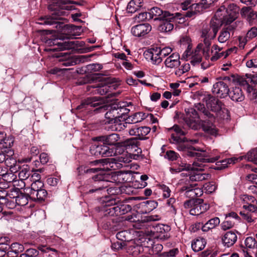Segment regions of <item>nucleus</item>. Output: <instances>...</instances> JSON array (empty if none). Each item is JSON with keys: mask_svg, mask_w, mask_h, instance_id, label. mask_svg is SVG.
Segmentation results:
<instances>
[{"mask_svg": "<svg viewBox=\"0 0 257 257\" xmlns=\"http://www.w3.org/2000/svg\"><path fill=\"white\" fill-rule=\"evenodd\" d=\"M14 142V139L12 136H9L5 139L4 140L0 142V149L8 154L9 156H13L14 154V152L12 149Z\"/></svg>", "mask_w": 257, "mask_h": 257, "instance_id": "obj_24", "label": "nucleus"}, {"mask_svg": "<svg viewBox=\"0 0 257 257\" xmlns=\"http://www.w3.org/2000/svg\"><path fill=\"white\" fill-rule=\"evenodd\" d=\"M10 160L13 162L12 164L13 165L10 164V166H7L8 167H10L9 172H8L14 174L17 172L18 171H19L20 168L21 167H20L19 164H17L16 160L12 157V158H10Z\"/></svg>", "mask_w": 257, "mask_h": 257, "instance_id": "obj_62", "label": "nucleus"}, {"mask_svg": "<svg viewBox=\"0 0 257 257\" xmlns=\"http://www.w3.org/2000/svg\"><path fill=\"white\" fill-rule=\"evenodd\" d=\"M105 215L118 216L125 214L132 210V206L123 203L118 198L110 197L103 200Z\"/></svg>", "mask_w": 257, "mask_h": 257, "instance_id": "obj_5", "label": "nucleus"}, {"mask_svg": "<svg viewBox=\"0 0 257 257\" xmlns=\"http://www.w3.org/2000/svg\"><path fill=\"white\" fill-rule=\"evenodd\" d=\"M114 106H115L117 113L116 123H117V120L121 121V120H126L127 114L129 112L130 110L123 106H119L117 104H114Z\"/></svg>", "mask_w": 257, "mask_h": 257, "instance_id": "obj_36", "label": "nucleus"}, {"mask_svg": "<svg viewBox=\"0 0 257 257\" xmlns=\"http://www.w3.org/2000/svg\"><path fill=\"white\" fill-rule=\"evenodd\" d=\"M126 247L127 252L135 257L144 251V248L142 245L135 243L133 241L129 242L126 245Z\"/></svg>", "mask_w": 257, "mask_h": 257, "instance_id": "obj_31", "label": "nucleus"}, {"mask_svg": "<svg viewBox=\"0 0 257 257\" xmlns=\"http://www.w3.org/2000/svg\"><path fill=\"white\" fill-rule=\"evenodd\" d=\"M245 248H254L257 247V242L254 238L252 237H247L245 241Z\"/></svg>", "mask_w": 257, "mask_h": 257, "instance_id": "obj_54", "label": "nucleus"}, {"mask_svg": "<svg viewBox=\"0 0 257 257\" xmlns=\"http://www.w3.org/2000/svg\"><path fill=\"white\" fill-rule=\"evenodd\" d=\"M0 175L2 176V177L4 181L7 182V183H11L13 182H17V181L15 180L17 178V176L12 173L6 172L5 173H2L1 171L0 172Z\"/></svg>", "mask_w": 257, "mask_h": 257, "instance_id": "obj_45", "label": "nucleus"}, {"mask_svg": "<svg viewBox=\"0 0 257 257\" xmlns=\"http://www.w3.org/2000/svg\"><path fill=\"white\" fill-rule=\"evenodd\" d=\"M206 47L203 46L202 43H199L194 52H193V54L192 56V60L190 61V63L193 65H195L197 64L200 63L202 61V57L203 55L206 59H207L209 57V51L210 49H208L207 51L206 50Z\"/></svg>", "mask_w": 257, "mask_h": 257, "instance_id": "obj_14", "label": "nucleus"}, {"mask_svg": "<svg viewBox=\"0 0 257 257\" xmlns=\"http://www.w3.org/2000/svg\"><path fill=\"white\" fill-rule=\"evenodd\" d=\"M109 176L104 171H101L99 173L95 175L92 177V180L95 182H98V185L95 186V189L89 190V192L93 193L97 190H101L109 187L108 181Z\"/></svg>", "mask_w": 257, "mask_h": 257, "instance_id": "obj_13", "label": "nucleus"}, {"mask_svg": "<svg viewBox=\"0 0 257 257\" xmlns=\"http://www.w3.org/2000/svg\"><path fill=\"white\" fill-rule=\"evenodd\" d=\"M39 252L36 249L29 248L27 249L24 253L21 255L24 257H36L39 255Z\"/></svg>", "mask_w": 257, "mask_h": 257, "instance_id": "obj_60", "label": "nucleus"}, {"mask_svg": "<svg viewBox=\"0 0 257 257\" xmlns=\"http://www.w3.org/2000/svg\"><path fill=\"white\" fill-rule=\"evenodd\" d=\"M209 208V205L203 202V200L198 199L195 200V203L190 210V214L192 215H199Z\"/></svg>", "mask_w": 257, "mask_h": 257, "instance_id": "obj_19", "label": "nucleus"}, {"mask_svg": "<svg viewBox=\"0 0 257 257\" xmlns=\"http://www.w3.org/2000/svg\"><path fill=\"white\" fill-rule=\"evenodd\" d=\"M58 58V61L62 62V64L65 66H70L76 65L81 61H83L85 58L84 56H80L78 57L73 56L68 53L60 52L54 56Z\"/></svg>", "mask_w": 257, "mask_h": 257, "instance_id": "obj_8", "label": "nucleus"}, {"mask_svg": "<svg viewBox=\"0 0 257 257\" xmlns=\"http://www.w3.org/2000/svg\"><path fill=\"white\" fill-rule=\"evenodd\" d=\"M235 224V222L230 219H226L225 220L223 221L220 226L221 228L223 230H226L233 227Z\"/></svg>", "mask_w": 257, "mask_h": 257, "instance_id": "obj_58", "label": "nucleus"}, {"mask_svg": "<svg viewBox=\"0 0 257 257\" xmlns=\"http://www.w3.org/2000/svg\"><path fill=\"white\" fill-rule=\"evenodd\" d=\"M179 157V154L172 150L167 151L165 155V158L171 161L177 160Z\"/></svg>", "mask_w": 257, "mask_h": 257, "instance_id": "obj_61", "label": "nucleus"}, {"mask_svg": "<svg viewBox=\"0 0 257 257\" xmlns=\"http://www.w3.org/2000/svg\"><path fill=\"white\" fill-rule=\"evenodd\" d=\"M228 80V77H225L222 80H219L214 84L212 92L220 98H225L228 95L229 92L228 85L225 82V81Z\"/></svg>", "mask_w": 257, "mask_h": 257, "instance_id": "obj_12", "label": "nucleus"}, {"mask_svg": "<svg viewBox=\"0 0 257 257\" xmlns=\"http://www.w3.org/2000/svg\"><path fill=\"white\" fill-rule=\"evenodd\" d=\"M91 107L95 108L93 111L95 113L104 112L107 110L105 114V117L107 120L106 122L108 123H116L117 113L114 104L112 105L104 104L103 100L100 97H88L82 100L80 104L77 106L76 109L79 112H81L85 110H91Z\"/></svg>", "mask_w": 257, "mask_h": 257, "instance_id": "obj_3", "label": "nucleus"}, {"mask_svg": "<svg viewBox=\"0 0 257 257\" xmlns=\"http://www.w3.org/2000/svg\"><path fill=\"white\" fill-rule=\"evenodd\" d=\"M135 20L139 22L146 20L149 21L151 20V16L149 12H143L136 15Z\"/></svg>", "mask_w": 257, "mask_h": 257, "instance_id": "obj_59", "label": "nucleus"}, {"mask_svg": "<svg viewBox=\"0 0 257 257\" xmlns=\"http://www.w3.org/2000/svg\"><path fill=\"white\" fill-rule=\"evenodd\" d=\"M238 7L233 4L226 8L225 6L220 7L216 12L214 17L211 19L210 25L203 28L201 31V43L206 47V51L210 49L211 41L215 38L218 30L223 24H230L237 18Z\"/></svg>", "mask_w": 257, "mask_h": 257, "instance_id": "obj_1", "label": "nucleus"}, {"mask_svg": "<svg viewBox=\"0 0 257 257\" xmlns=\"http://www.w3.org/2000/svg\"><path fill=\"white\" fill-rule=\"evenodd\" d=\"M240 214L242 218L248 223L254 222V219L256 218V217L253 216V214H251V213L249 212L240 211Z\"/></svg>", "mask_w": 257, "mask_h": 257, "instance_id": "obj_55", "label": "nucleus"}, {"mask_svg": "<svg viewBox=\"0 0 257 257\" xmlns=\"http://www.w3.org/2000/svg\"><path fill=\"white\" fill-rule=\"evenodd\" d=\"M250 82V80L247 78L245 75L240 76L237 78V83L239 85L242 86L244 89L246 90L248 87H250L251 86L249 85L248 83Z\"/></svg>", "mask_w": 257, "mask_h": 257, "instance_id": "obj_53", "label": "nucleus"}, {"mask_svg": "<svg viewBox=\"0 0 257 257\" xmlns=\"http://www.w3.org/2000/svg\"><path fill=\"white\" fill-rule=\"evenodd\" d=\"M160 52V47H154L146 50L144 55L148 61L154 65H159L163 60Z\"/></svg>", "mask_w": 257, "mask_h": 257, "instance_id": "obj_15", "label": "nucleus"}, {"mask_svg": "<svg viewBox=\"0 0 257 257\" xmlns=\"http://www.w3.org/2000/svg\"><path fill=\"white\" fill-rule=\"evenodd\" d=\"M151 29L152 27L150 24L148 23L142 24L133 27L131 32L134 36L141 37L148 34Z\"/></svg>", "mask_w": 257, "mask_h": 257, "instance_id": "obj_21", "label": "nucleus"}, {"mask_svg": "<svg viewBox=\"0 0 257 257\" xmlns=\"http://www.w3.org/2000/svg\"><path fill=\"white\" fill-rule=\"evenodd\" d=\"M59 40L55 38H48L47 37L44 38V42L46 45L48 46H54L55 47L52 49H47V51H57L66 50V47L64 44L65 42H59Z\"/></svg>", "mask_w": 257, "mask_h": 257, "instance_id": "obj_27", "label": "nucleus"}, {"mask_svg": "<svg viewBox=\"0 0 257 257\" xmlns=\"http://www.w3.org/2000/svg\"><path fill=\"white\" fill-rule=\"evenodd\" d=\"M241 15L250 25L257 24V12L250 7H243L241 10Z\"/></svg>", "mask_w": 257, "mask_h": 257, "instance_id": "obj_23", "label": "nucleus"}, {"mask_svg": "<svg viewBox=\"0 0 257 257\" xmlns=\"http://www.w3.org/2000/svg\"><path fill=\"white\" fill-rule=\"evenodd\" d=\"M197 186L196 183H190V181H185L184 184L180 188V191L185 192L184 195L186 197L194 199L201 196L202 194V191L200 188L196 187Z\"/></svg>", "mask_w": 257, "mask_h": 257, "instance_id": "obj_9", "label": "nucleus"}, {"mask_svg": "<svg viewBox=\"0 0 257 257\" xmlns=\"http://www.w3.org/2000/svg\"><path fill=\"white\" fill-rule=\"evenodd\" d=\"M16 184L11 186L10 189H8L9 192H8L7 198L10 199H16L20 193V189L15 187Z\"/></svg>", "mask_w": 257, "mask_h": 257, "instance_id": "obj_44", "label": "nucleus"}, {"mask_svg": "<svg viewBox=\"0 0 257 257\" xmlns=\"http://www.w3.org/2000/svg\"><path fill=\"white\" fill-rule=\"evenodd\" d=\"M149 14L151 16V20L154 19L155 21L161 20L165 19L166 20H170L174 18L172 13L167 11H163L162 9L158 7H153L150 10Z\"/></svg>", "mask_w": 257, "mask_h": 257, "instance_id": "obj_16", "label": "nucleus"}, {"mask_svg": "<svg viewBox=\"0 0 257 257\" xmlns=\"http://www.w3.org/2000/svg\"><path fill=\"white\" fill-rule=\"evenodd\" d=\"M71 3V0H55L48 7V10L51 13V15L40 18L38 23L40 25L53 26L57 30L62 29L65 25L59 21L62 19V16L66 15V11L71 10L72 7L68 5Z\"/></svg>", "mask_w": 257, "mask_h": 257, "instance_id": "obj_2", "label": "nucleus"}, {"mask_svg": "<svg viewBox=\"0 0 257 257\" xmlns=\"http://www.w3.org/2000/svg\"><path fill=\"white\" fill-rule=\"evenodd\" d=\"M32 172V170H31L30 167L28 165L22 166L20 168L19 173V177L21 183L24 184L23 181L27 180L30 177Z\"/></svg>", "mask_w": 257, "mask_h": 257, "instance_id": "obj_33", "label": "nucleus"}, {"mask_svg": "<svg viewBox=\"0 0 257 257\" xmlns=\"http://www.w3.org/2000/svg\"><path fill=\"white\" fill-rule=\"evenodd\" d=\"M202 117L203 119L200 120V123L203 130L211 135L215 136L217 130L214 125L215 119L214 115L210 113L209 115L202 116Z\"/></svg>", "mask_w": 257, "mask_h": 257, "instance_id": "obj_11", "label": "nucleus"}, {"mask_svg": "<svg viewBox=\"0 0 257 257\" xmlns=\"http://www.w3.org/2000/svg\"><path fill=\"white\" fill-rule=\"evenodd\" d=\"M169 227L167 225H165L164 224H158L155 227V230L158 233H160V236H161V235H163V237H166V235L164 234L166 232L169 230ZM167 235H166V236Z\"/></svg>", "mask_w": 257, "mask_h": 257, "instance_id": "obj_56", "label": "nucleus"}, {"mask_svg": "<svg viewBox=\"0 0 257 257\" xmlns=\"http://www.w3.org/2000/svg\"><path fill=\"white\" fill-rule=\"evenodd\" d=\"M181 136L175 135L172 134L171 136L170 142L171 144H180L181 143H185L187 141V139L185 137L181 138Z\"/></svg>", "mask_w": 257, "mask_h": 257, "instance_id": "obj_49", "label": "nucleus"}, {"mask_svg": "<svg viewBox=\"0 0 257 257\" xmlns=\"http://www.w3.org/2000/svg\"><path fill=\"white\" fill-rule=\"evenodd\" d=\"M143 0H131L127 4L126 11L130 13H134L143 6Z\"/></svg>", "mask_w": 257, "mask_h": 257, "instance_id": "obj_35", "label": "nucleus"}, {"mask_svg": "<svg viewBox=\"0 0 257 257\" xmlns=\"http://www.w3.org/2000/svg\"><path fill=\"white\" fill-rule=\"evenodd\" d=\"M245 158L248 161L257 164V148L248 152Z\"/></svg>", "mask_w": 257, "mask_h": 257, "instance_id": "obj_48", "label": "nucleus"}, {"mask_svg": "<svg viewBox=\"0 0 257 257\" xmlns=\"http://www.w3.org/2000/svg\"><path fill=\"white\" fill-rule=\"evenodd\" d=\"M174 18L170 20L165 19L160 20L161 22L158 27V30L162 33H167L171 31L174 28V25L172 22H177L179 23H183L185 22L184 19L180 17V13L172 14Z\"/></svg>", "mask_w": 257, "mask_h": 257, "instance_id": "obj_10", "label": "nucleus"}, {"mask_svg": "<svg viewBox=\"0 0 257 257\" xmlns=\"http://www.w3.org/2000/svg\"><path fill=\"white\" fill-rule=\"evenodd\" d=\"M211 177V175L209 173H196L189 176V178L185 181H190V183H194L196 181H202L208 180Z\"/></svg>", "mask_w": 257, "mask_h": 257, "instance_id": "obj_34", "label": "nucleus"}, {"mask_svg": "<svg viewBox=\"0 0 257 257\" xmlns=\"http://www.w3.org/2000/svg\"><path fill=\"white\" fill-rule=\"evenodd\" d=\"M230 37V34L228 28L223 29L220 33L218 40L220 43H224L229 39Z\"/></svg>", "mask_w": 257, "mask_h": 257, "instance_id": "obj_43", "label": "nucleus"}, {"mask_svg": "<svg viewBox=\"0 0 257 257\" xmlns=\"http://www.w3.org/2000/svg\"><path fill=\"white\" fill-rule=\"evenodd\" d=\"M151 131V128L148 126L138 127L137 125H133L128 130L129 134L131 136H135L140 140H145L148 139L146 137Z\"/></svg>", "mask_w": 257, "mask_h": 257, "instance_id": "obj_17", "label": "nucleus"}, {"mask_svg": "<svg viewBox=\"0 0 257 257\" xmlns=\"http://www.w3.org/2000/svg\"><path fill=\"white\" fill-rule=\"evenodd\" d=\"M187 155L190 157H195L197 159L193 164V167L186 163H182L178 168H171L172 173H179L184 170H197L202 171L201 163H214L219 158V156L212 157L211 154L196 152L192 151H188Z\"/></svg>", "mask_w": 257, "mask_h": 257, "instance_id": "obj_4", "label": "nucleus"}, {"mask_svg": "<svg viewBox=\"0 0 257 257\" xmlns=\"http://www.w3.org/2000/svg\"><path fill=\"white\" fill-rule=\"evenodd\" d=\"M191 6V11L180 13V17H181L182 18L185 19V18H191L195 15L197 13H200L203 10L209 8L200 2L192 3Z\"/></svg>", "mask_w": 257, "mask_h": 257, "instance_id": "obj_20", "label": "nucleus"}, {"mask_svg": "<svg viewBox=\"0 0 257 257\" xmlns=\"http://www.w3.org/2000/svg\"><path fill=\"white\" fill-rule=\"evenodd\" d=\"M203 100L205 102L207 108L213 112L217 113L226 110L224 103L217 97L210 94L205 95Z\"/></svg>", "mask_w": 257, "mask_h": 257, "instance_id": "obj_6", "label": "nucleus"}, {"mask_svg": "<svg viewBox=\"0 0 257 257\" xmlns=\"http://www.w3.org/2000/svg\"><path fill=\"white\" fill-rule=\"evenodd\" d=\"M104 144L105 143H103V144L96 143L91 145L90 148V154L97 157H107L112 156L115 154L113 149H110Z\"/></svg>", "mask_w": 257, "mask_h": 257, "instance_id": "obj_7", "label": "nucleus"}, {"mask_svg": "<svg viewBox=\"0 0 257 257\" xmlns=\"http://www.w3.org/2000/svg\"><path fill=\"white\" fill-rule=\"evenodd\" d=\"M111 178V182H114L116 184H122L131 181V174L127 171H117L114 173Z\"/></svg>", "mask_w": 257, "mask_h": 257, "instance_id": "obj_22", "label": "nucleus"}, {"mask_svg": "<svg viewBox=\"0 0 257 257\" xmlns=\"http://www.w3.org/2000/svg\"><path fill=\"white\" fill-rule=\"evenodd\" d=\"M237 160L236 159L229 158L227 159L223 160L221 161L217 162V165H220V167H217V170H221L227 167L228 164H234L235 161Z\"/></svg>", "mask_w": 257, "mask_h": 257, "instance_id": "obj_47", "label": "nucleus"}, {"mask_svg": "<svg viewBox=\"0 0 257 257\" xmlns=\"http://www.w3.org/2000/svg\"><path fill=\"white\" fill-rule=\"evenodd\" d=\"M246 91L249 99L254 102H257V90L254 88L253 87L250 86L248 87Z\"/></svg>", "mask_w": 257, "mask_h": 257, "instance_id": "obj_52", "label": "nucleus"}, {"mask_svg": "<svg viewBox=\"0 0 257 257\" xmlns=\"http://www.w3.org/2000/svg\"><path fill=\"white\" fill-rule=\"evenodd\" d=\"M190 69V66L189 63H185L176 70L175 74L177 76H181L185 73L188 72Z\"/></svg>", "mask_w": 257, "mask_h": 257, "instance_id": "obj_51", "label": "nucleus"}, {"mask_svg": "<svg viewBox=\"0 0 257 257\" xmlns=\"http://www.w3.org/2000/svg\"><path fill=\"white\" fill-rule=\"evenodd\" d=\"M1 204L6 206L7 208L10 209H13L17 204L16 200L10 199H2Z\"/></svg>", "mask_w": 257, "mask_h": 257, "instance_id": "obj_57", "label": "nucleus"}, {"mask_svg": "<svg viewBox=\"0 0 257 257\" xmlns=\"http://www.w3.org/2000/svg\"><path fill=\"white\" fill-rule=\"evenodd\" d=\"M192 0H185L180 4V9L184 11H191V7H192Z\"/></svg>", "mask_w": 257, "mask_h": 257, "instance_id": "obj_64", "label": "nucleus"}, {"mask_svg": "<svg viewBox=\"0 0 257 257\" xmlns=\"http://www.w3.org/2000/svg\"><path fill=\"white\" fill-rule=\"evenodd\" d=\"M206 243L205 239L199 238L192 241L191 246L194 251L197 252L202 250L205 247Z\"/></svg>", "mask_w": 257, "mask_h": 257, "instance_id": "obj_39", "label": "nucleus"}, {"mask_svg": "<svg viewBox=\"0 0 257 257\" xmlns=\"http://www.w3.org/2000/svg\"><path fill=\"white\" fill-rule=\"evenodd\" d=\"M35 196H31L30 197L32 200H37L40 202H42L45 200V199L47 197L48 193L47 191L44 189L43 188H41L38 191L34 193Z\"/></svg>", "mask_w": 257, "mask_h": 257, "instance_id": "obj_41", "label": "nucleus"}, {"mask_svg": "<svg viewBox=\"0 0 257 257\" xmlns=\"http://www.w3.org/2000/svg\"><path fill=\"white\" fill-rule=\"evenodd\" d=\"M220 223V219L218 217H215L209 219L202 226V231L207 232L209 230L215 228Z\"/></svg>", "mask_w": 257, "mask_h": 257, "instance_id": "obj_37", "label": "nucleus"}, {"mask_svg": "<svg viewBox=\"0 0 257 257\" xmlns=\"http://www.w3.org/2000/svg\"><path fill=\"white\" fill-rule=\"evenodd\" d=\"M236 231L230 230L226 232L222 238V243L224 246L229 247L232 246L237 241Z\"/></svg>", "mask_w": 257, "mask_h": 257, "instance_id": "obj_26", "label": "nucleus"}, {"mask_svg": "<svg viewBox=\"0 0 257 257\" xmlns=\"http://www.w3.org/2000/svg\"><path fill=\"white\" fill-rule=\"evenodd\" d=\"M139 140L137 137L128 139L125 141V145L132 148H138L140 145Z\"/></svg>", "mask_w": 257, "mask_h": 257, "instance_id": "obj_50", "label": "nucleus"}, {"mask_svg": "<svg viewBox=\"0 0 257 257\" xmlns=\"http://www.w3.org/2000/svg\"><path fill=\"white\" fill-rule=\"evenodd\" d=\"M102 68V66L99 64H89L85 67H82L79 70H77L78 73H91L95 72L98 71Z\"/></svg>", "mask_w": 257, "mask_h": 257, "instance_id": "obj_38", "label": "nucleus"}, {"mask_svg": "<svg viewBox=\"0 0 257 257\" xmlns=\"http://www.w3.org/2000/svg\"><path fill=\"white\" fill-rule=\"evenodd\" d=\"M228 95L232 101L235 102H241L244 99L242 90L238 87H233L228 92Z\"/></svg>", "mask_w": 257, "mask_h": 257, "instance_id": "obj_30", "label": "nucleus"}, {"mask_svg": "<svg viewBox=\"0 0 257 257\" xmlns=\"http://www.w3.org/2000/svg\"><path fill=\"white\" fill-rule=\"evenodd\" d=\"M166 67L174 68L180 66V55L177 53H174L167 57L164 62Z\"/></svg>", "mask_w": 257, "mask_h": 257, "instance_id": "obj_29", "label": "nucleus"}, {"mask_svg": "<svg viewBox=\"0 0 257 257\" xmlns=\"http://www.w3.org/2000/svg\"><path fill=\"white\" fill-rule=\"evenodd\" d=\"M116 237L118 240L125 243L132 241V234L130 231L127 230H124L118 232L116 234Z\"/></svg>", "mask_w": 257, "mask_h": 257, "instance_id": "obj_40", "label": "nucleus"}, {"mask_svg": "<svg viewBox=\"0 0 257 257\" xmlns=\"http://www.w3.org/2000/svg\"><path fill=\"white\" fill-rule=\"evenodd\" d=\"M144 115L142 112L135 113L131 116H127L126 120L131 125V124L141 121L143 119L142 117Z\"/></svg>", "mask_w": 257, "mask_h": 257, "instance_id": "obj_42", "label": "nucleus"}, {"mask_svg": "<svg viewBox=\"0 0 257 257\" xmlns=\"http://www.w3.org/2000/svg\"><path fill=\"white\" fill-rule=\"evenodd\" d=\"M29 196L28 194L25 195L22 193H20L17 199H15L18 205L24 206L28 204V197Z\"/></svg>", "mask_w": 257, "mask_h": 257, "instance_id": "obj_46", "label": "nucleus"}, {"mask_svg": "<svg viewBox=\"0 0 257 257\" xmlns=\"http://www.w3.org/2000/svg\"><path fill=\"white\" fill-rule=\"evenodd\" d=\"M186 116L185 121L187 125L192 129L197 128V119L199 115L196 110L193 108H188L185 110Z\"/></svg>", "mask_w": 257, "mask_h": 257, "instance_id": "obj_18", "label": "nucleus"}, {"mask_svg": "<svg viewBox=\"0 0 257 257\" xmlns=\"http://www.w3.org/2000/svg\"><path fill=\"white\" fill-rule=\"evenodd\" d=\"M85 43L84 41L78 40L65 41V43L64 44V46L66 47V50L83 48L85 49V52L93 51L95 48V46L85 48Z\"/></svg>", "mask_w": 257, "mask_h": 257, "instance_id": "obj_25", "label": "nucleus"}, {"mask_svg": "<svg viewBox=\"0 0 257 257\" xmlns=\"http://www.w3.org/2000/svg\"><path fill=\"white\" fill-rule=\"evenodd\" d=\"M120 139L119 136L117 134H111L109 135L102 136L96 138V140L108 145H116Z\"/></svg>", "mask_w": 257, "mask_h": 257, "instance_id": "obj_28", "label": "nucleus"}, {"mask_svg": "<svg viewBox=\"0 0 257 257\" xmlns=\"http://www.w3.org/2000/svg\"><path fill=\"white\" fill-rule=\"evenodd\" d=\"M44 187V184L42 181H33L31 185V187H26L25 190L26 193L31 197V196H35L34 193L37 191L40 190L41 188Z\"/></svg>", "mask_w": 257, "mask_h": 257, "instance_id": "obj_32", "label": "nucleus"}, {"mask_svg": "<svg viewBox=\"0 0 257 257\" xmlns=\"http://www.w3.org/2000/svg\"><path fill=\"white\" fill-rule=\"evenodd\" d=\"M12 251L15 253H19L22 252L24 249V246L17 242L13 243L11 245Z\"/></svg>", "mask_w": 257, "mask_h": 257, "instance_id": "obj_63", "label": "nucleus"}]
</instances>
